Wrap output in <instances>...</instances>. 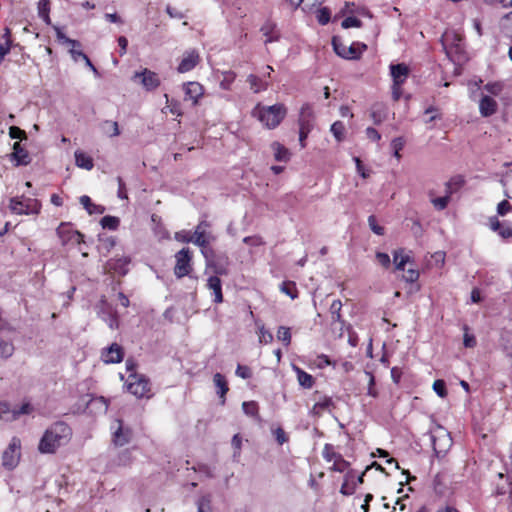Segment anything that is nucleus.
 Listing matches in <instances>:
<instances>
[{"label":"nucleus","instance_id":"45","mask_svg":"<svg viewBox=\"0 0 512 512\" xmlns=\"http://www.w3.org/2000/svg\"><path fill=\"white\" fill-rule=\"evenodd\" d=\"M55 31H56V37H57L58 41L61 42L62 44H66L68 46H73V47H80V43L77 40H73V39L66 37V35L61 31L60 28L56 27Z\"/></svg>","mask_w":512,"mask_h":512},{"label":"nucleus","instance_id":"44","mask_svg":"<svg viewBox=\"0 0 512 512\" xmlns=\"http://www.w3.org/2000/svg\"><path fill=\"white\" fill-rule=\"evenodd\" d=\"M405 140L403 137H397L394 138L391 143V149L393 150L394 156L397 158V160H400L401 154L400 151L404 148Z\"/></svg>","mask_w":512,"mask_h":512},{"label":"nucleus","instance_id":"61","mask_svg":"<svg viewBox=\"0 0 512 512\" xmlns=\"http://www.w3.org/2000/svg\"><path fill=\"white\" fill-rule=\"evenodd\" d=\"M418 277H419V272L414 268H409L406 271L405 275L403 276L405 281L410 282V283L415 282L418 279Z\"/></svg>","mask_w":512,"mask_h":512},{"label":"nucleus","instance_id":"60","mask_svg":"<svg viewBox=\"0 0 512 512\" xmlns=\"http://www.w3.org/2000/svg\"><path fill=\"white\" fill-rule=\"evenodd\" d=\"M235 373L238 377L243 379H248L252 375L250 368L243 365H238Z\"/></svg>","mask_w":512,"mask_h":512},{"label":"nucleus","instance_id":"14","mask_svg":"<svg viewBox=\"0 0 512 512\" xmlns=\"http://www.w3.org/2000/svg\"><path fill=\"white\" fill-rule=\"evenodd\" d=\"M113 430V442L115 445L123 446L127 444L131 439V430L128 427H125L121 420H115L114 424L111 426Z\"/></svg>","mask_w":512,"mask_h":512},{"label":"nucleus","instance_id":"37","mask_svg":"<svg viewBox=\"0 0 512 512\" xmlns=\"http://www.w3.org/2000/svg\"><path fill=\"white\" fill-rule=\"evenodd\" d=\"M430 201L436 210H444L450 201V195L447 194L443 197H434L432 192H429Z\"/></svg>","mask_w":512,"mask_h":512},{"label":"nucleus","instance_id":"38","mask_svg":"<svg viewBox=\"0 0 512 512\" xmlns=\"http://www.w3.org/2000/svg\"><path fill=\"white\" fill-rule=\"evenodd\" d=\"M280 290L281 292L289 296L291 299H296L298 297V290L294 282H283L280 286Z\"/></svg>","mask_w":512,"mask_h":512},{"label":"nucleus","instance_id":"20","mask_svg":"<svg viewBox=\"0 0 512 512\" xmlns=\"http://www.w3.org/2000/svg\"><path fill=\"white\" fill-rule=\"evenodd\" d=\"M207 287L213 291L214 302H216V303L223 302L222 284H221L220 278H218L217 276L209 277V279L207 281Z\"/></svg>","mask_w":512,"mask_h":512},{"label":"nucleus","instance_id":"4","mask_svg":"<svg viewBox=\"0 0 512 512\" xmlns=\"http://www.w3.org/2000/svg\"><path fill=\"white\" fill-rule=\"evenodd\" d=\"M442 45L451 60L457 62L462 60L463 44L460 34L453 30L445 31L442 35Z\"/></svg>","mask_w":512,"mask_h":512},{"label":"nucleus","instance_id":"26","mask_svg":"<svg viewBox=\"0 0 512 512\" xmlns=\"http://www.w3.org/2000/svg\"><path fill=\"white\" fill-rule=\"evenodd\" d=\"M342 302L340 300H334L329 308L332 322L341 324V328L345 325L341 315Z\"/></svg>","mask_w":512,"mask_h":512},{"label":"nucleus","instance_id":"12","mask_svg":"<svg viewBox=\"0 0 512 512\" xmlns=\"http://www.w3.org/2000/svg\"><path fill=\"white\" fill-rule=\"evenodd\" d=\"M133 79L138 81L148 91L155 90L160 85V78L157 73L146 68L136 72Z\"/></svg>","mask_w":512,"mask_h":512},{"label":"nucleus","instance_id":"23","mask_svg":"<svg viewBox=\"0 0 512 512\" xmlns=\"http://www.w3.org/2000/svg\"><path fill=\"white\" fill-rule=\"evenodd\" d=\"M213 382L215 387L217 388V394L222 399L221 403L224 404L225 395L229 390L227 381L222 374L216 373L213 377Z\"/></svg>","mask_w":512,"mask_h":512},{"label":"nucleus","instance_id":"43","mask_svg":"<svg viewBox=\"0 0 512 512\" xmlns=\"http://www.w3.org/2000/svg\"><path fill=\"white\" fill-rule=\"evenodd\" d=\"M277 339L281 341L285 346H289L291 343L290 328L286 326H280L277 330Z\"/></svg>","mask_w":512,"mask_h":512},{"label":"nucleus","instance_id":"35","mask_svg":"<svg viewBox=\"0 0 512 512\" xmlns=\"http://www.w3.org/2000/svg\"><path fill=\"white\" fill-rule=\"evenodd\" d=\"M127 263H128V261L126 258H120L118 260H110L107 262L105 268L109 271L113 270L117 273L124 274L125 273L124 267L126 266Z\"/></svg>","mask_w":512,"mask_h":512},{"label":"nucleus","instance_id":"58","mask_svg":"<svg viewBox=\"0 0 512 512\" xmlns=\"http://www.w3.org/2000/svg\"><path fill=\"white\" fill-rule=\"evenodd\" d=\"M368 223L370 229L377 235H383L384 234V228L377 224L376 219L374 216H370L368 218Z\"/></svg>","mask_w":512,"mask_h":512},{"label":"nucleus","instance_id":"42","mask_svg":"<svg viewBox=\"0 0 512 512\" xmlns=\"http://www.w3.org/2000/svg\"><path fill=\"white\" fill-rule=\"evenodd\" d=\"M34 408L30 402H23L19 407L12 408L13 413L15 414V420L18 419L22 415H29L33 412Z\"/></svg>","mask_w":512,"mask_h":512},{"label":"nucleus","instance_id":"21","mask_svg":"<svg viewBox=\"0 0 512 512\" xmlns=\"http://www.w3.org/2000/svg\"><path fill=\"white\" fill-rule=\"evenodd\" d=\"M12 159L16 165H27L30 161L27 151L18 142L13 145Z\"/></svg>","mask_w":512,"mask_h":512},{"label":"nucleus","instance_id":"49","mask_svg":"<svg viewBox=\"0 0 512 512\" xmlns=\"http://www.w3.org/2000/svg\"><path fill=\"white\" fill-rule=\"evenodd\" d=\"M101 225L103 228H108V229L113 230L118 227L119 220H118V218L113 217V216H104L101 219Z\"/></svg>","mask_w":512,"mask_h":512},{"label":"nucleus","instance_id":"6","mask_svg":"<svg viewBox=\"0 0 512 512\" xmlns=\"http://www.w3.org/2000/svg\"><path fill=\"white\" fill-rule=\"evenodd\" d=\"M21 458V440L13 437L2 455V464L7 469H14Z\"/></svg>","mask_w":512,"mask_h":512},{"label":"nucleus","instance_id":"8","mask_svg":"<svg viewBox=\"0 0 512 512\" xmlns=\"http://www.w3.org/2000/svg\"><path fill=\"white\" fill-rule=\"evenodd\" d=\"M208 228L209 224L206 221H202L196 226L194 233L192 234V243L202 248V254L206 259L209 258L206 247L215 239V237L207 231Z\"/></svg>","mask_w":512,"mask_h":512},{"label":"nucleus","instance_id":"64","mask_svg":"<svg viewBox=\"0 0 512 512\" xmlns=\"http://www.w3.org/2000/svg\"><path fill=\"white\" fill-rule=\"evenodd\" d=\"M498 234L503 239H509L512 237V225L503 224V226L498 231Z\"/></svg>","mask_w":512,"mask_h":512},{"label":"nucleus","instance_id":"50","mask_svg":"<svg viewBox=\"0 0 512 512\" xmlns=\"http://www.w3.org/2000/svg\"><path fill=\"white\" fill-rule=\"evenodd\" d=\"M434 392L441 398H445L447 396V390L445 382L441 379L435 380L433 383Z\"/></svg>","mask_w":512,"mask_h":512},{"label":"nucleus","instance_id":"2","mask_svg":"<svg viewBox=\"0 0 512 512\" xmlns=\"http://www.w3.org/2000/svg\"><path fill=\"white\" fill-rule=\"evenodd\" d=\"M286 113L287 110L283 104L272 106L257 104L252 111V115L268 129L276 128L285 118Z\"/></svg>","mask_w":512,"mask_h":512},{"label":"nucleus","instance_id":"22","mask_svg":"<svg viewBox=\"0 0 512 512\" xmlns=\"http://www.w3.org/2000/svg\"><path fill=\"white\" fill-rule=\"evenodd\" d=\"M292 369L296 373L297 380L303 388H312V386L314 385V379L310 374H308L307 372L303 371L301 368L295 365L292 366Z\"/></svg>","mask_w":512,"mask_h":512},{"label":"nucleus","instance_id":"29","mask_svg":"<svg viewBox=\"0 0 512 512\" xmlns=\"http://www.w3.org/2000/svg\"><path fill=\"white\" fill-rule=\"evenodd\" d=\"M330 132L337 142H342L346 136L345 125L341 121L334 122L330 127Z\"/></svg>","mask_w":512,"mask_h":512},{"label":"nucleus","instance_id":"39","mask_svg":"<svg viewBox=\"0 0 512 512\" xmlns=\"http://www.w3.org/2000/svg\"><path fill=\"white\" fill-rule=\"evenodd\" d=\"M504 85L502 82H488L484 85V90L488 93L487 95L498 96L503 91Z\"/></svg>","mask_w":512,"mask_h":512},{"label":"nucleus","instance_id":"18","mask_svg":"<svg viewBox=\"0 0 512 512\" xmlns=\"http://www.w3.org/2000/svg\"><path fill=\"white\" fill-rule=\"evenodd\" d=\"M314 111L310 104H304L301 107L299 115V128L308 126L309 129H313Z\"/></svg>","mask_w":512,"mask_h":512},{"label":"nucleus","instance_id":"5","mask_svg":"<svg viewBox=\"0 0 512 512\" xmlns=\"http://www.w3.org/2000/svg\"><path fill=\"white\" fill-rule=\"evenodd\" d=\"M126 388L136 398H150L152 396L150 383L142 375H129L126 381Z\"/></svg>","mask_w":512,"mask_h":512},{"label":"nucleus","instance_id":"59","mask_svg":"<svg viewBox=\"0 0 512 512\" xmlns=\"http://www.w3.org/2000/svg\"><path fill=\"white\" fill-rule=\"evenodd\" d=\"M312 129H309V127L306 125L303 128H299V143L301 148H304L306 146V139L311 132Z\"/></svg>","mask_w":512,"mask_h":512},{"label":"nucleus","instance_id":"3","mask_svg":"<svg viewBox=\"0 0 512 512\" xmlns=\"http://www.w3.org/2000/svg\"><path fill=\"white\" fill-rule=\"evenodd\" d=\"M8 208L15 215H38L41 211L42 204L36 198L25 196L12 197L9 200Z\"/></svg>","mask_w":512,"mask_h":512},{"label":"nucleus","instance_id":"52","mask_svg":"<svg viewBox=\"0 0 512 512\" xmlns=\"http://www.w3.org/2000/svg\"><path fill=\"white\" fill-rule=\"evenodd\" d=\"M341 25H342V27H343L344 29L353 28V27H355V28H359V27H361L362 23H361V21H360L359 19H357L356 17H352V16H350V17L345 18V19L342 21V24H341Z\"/></svg>","mask_w":512,"mask_h":512},{"label":"nucleus","instance_id":"16","mask_svg":"<svg viewBox=\"0 0 512 512\" xmlns=\"http://www.w3.org/2000/svg\"><path fill=\"white\" fill-rule=\"evenodd\" d=\"M124 357L123 349L117 343L111 344L105 348L101 353V358L106 364H114L122 361Z\"/></svg>","mask_w":512,"mask_h":512},{"label":"nucleus","instance_id":"13","mask_svg":"<svg viewBox=\"0 0 512 512\" xmlns=\"http://www.w3.org/2000/svg\"><path fill=\"white\" fill-rule=\"evenodd\" d=\"M200 61V55L195 49L185 51L180 59L177 71L186 73L194 69Z\"/></svg>","mask_w":512,"mask_h":512},{"label":"nucleus","instance_id":"62","mask_svg":"<svg viewBox=\"0 0 512 512\" xmlns=\"http://www.w3.org/2000/svg\"><path fill=\"white\" fill-rule=\"evenodd\" d=\"M488 226L492 231L498 232L500 228L503 226V223L499 221L497 216H491L488 219Z\"/></svg>","mask_w":512,"mask_h":512},{"label":"nucleus","instance_id":"10","mask_svg":"<svg viewBox=\"0 0 512 512\" xmlns=\"http://www.w3.org/2000/svg\"><path fill=\"white\" fill-rule=\"evenodd\" d=\"M176 264L174 267V274L178 278L188 275L191 271V252L188 248H183L175 255Z\"/></svg>","mask_w":512,"mask_h":512},{"label":"nucleus","instance_id":"47","mask_svg":"<svg viewBox=\"0 0 512 512\" xmlns=\"http://www.w3.org/2000/svg\"><path fill=\"white\" fill-rule=\"evenodd\" d=\"M242 409L244 413L251 417H257L258 416V405L255 401H247L243 402Z\"/></svg>","mask_w":512,"mask_h":512},{"label":"nucleus","instance_id":"28","mask_svg":"<svg viewBox=\"0 0 512 512\" xmlns=\"http://www.w3.org/2000/svg\"><path fill=\"white\" fill-rule=\"evenodd\" d=\"M101 131L108 137H117L120 135L119 125L116 121L106 120L101 123Z\"/></svg>","mask_w":512,"mask_h":512},{"label":"nucleus","instance_id":"32","mask_svg":"<svg viewBox=\"0 0 512 512\" xmlns=\"http://www.w3.org/2000/svg\"><path fill=\"white\" fill-rule=\"evenodd\" d=\"M257 334L260 344H269L273 341V335L268 331L262 323L257 322Z\"/></svg>","mask_w":512,"mask_h":512},{"label":"nucleus","instance_id":"30","mask_svg":"<svg viewBox=\"0 0 512 512\" xmlns=\"http://www.w3.org/2000/svg\"><path fill=\"white\" fill-rule=\"evenodd\" d=\"M261 31H262L263 35L265 36V43L277 41L279 38V33L273 24H270V23L265 24L261 28Z\"/></svg>","mask_w":512,"mask_h":512},{"label":"nucleus","instance_id":"1","mask_svg":"<svg viewBox=\"0 0 512 512\" xmlns=\"http://www.w3.org/2000/svg\"><path fill=\"white\" fill-rule=\"evenodd\" d=\"M71 437V428L63 422H56L45 430L39 441L38 450L42 454H53L61 446L66 445Z\"/></svg>","mask_w":512,"mask_h":512},{"label":"nucleus","instance_id":"7","mask_svg":"<svg viewBox=\"0 0 512 512\" xmlns=\"http://www.w3.org/2000/svg\"><path fill=\"white\" fill-rule=\"evenodd\" d=\"M332 44L336 54L345 59H357L367 48L365 44L360 43H353L347 46L336 37L333 38Z\"/></svg>","mask_w":512,"mask_h":512},{"label":"nucleus","instance_id":"48","mask_svg":"<svg viewBox=\"0 0 512 512\" xmlns=\"http://www.w3.org/2000/svg\"><path fill=\"white\" fill-rule=\"evenodd\" d=\"M330 11L328 8L326 7H323V8H319L317 11H316V18H317V21L321 24V25H325L327 24L329 21H330Z\"/></svg>","mask_w":512,"mask_h":512},{"label":"nucleus","instance_id":"34","mask_svg":"<svg viewBox=\"0 0 512 512\" xmlns=\"http://www.w3.org/2000/svg\"><path fill=\"white\" fill-rule=\"evenodd\" d=\"M236 74L233 71H223L220 77V87L223 90H230L235 81Z\"/></svg>","mask_w":512,"mask_h":512},{"label":"nucleus","instance_id":"15","mask_svg":"<svg viewBox=\"0 0 512 512\" xmlns=\"http://www.w3.org/2000/svg\"><path fill=\"white\" fill-rule=\"evenodd\" d=\"M183 91L185 93V100L191 101L193 105H197L204 95L203 86L195 81L184 83Z\"/></svg>","mask_w":512,"mask_h":512},{"label":"nucleus","instance_id":"24","mask_svg":"<svg viewBox=\"0 0 512 512\" xmlns=\"http://www.w3.org/2000/svg\"><path fill=\"white\" fill-rule=\"evenodd\" d=\"M75 163L79 168L91 170L94 166L93 159L83 151L77 150L75 152Z\"/></svg>","mask_w":512,"mask_h":512},{"label":"nucleus","instance_id":"56","mask_svg":"<svg viewBox=\"0 0 512 512\" xmlns=\"http://www.w3.org/2000/svg\"><path fill=\"white\" fill-rule=\"evenodd\" d=\"M9 136L12 138V139H25L26 138V133L24 130L20 129L19 127H16V126H11L9 128Z\"/></svg>","mask_w":512,"mask_h":512},{"label":"nucleus","instance_id":"40","mask_svg":"<svg viewBox=\"0 0 512 512\" xmlns=\"http://www.w3.org/2000/svg\"><path fill=\"white\" fill-rule=\"evenodd\" d=\"M15 414L7 403L0 402V421H14Z\"/></svg>","mask_w":512,"mask_h":512},{"label":"nucleus","instance_id":"31","mask_svg":"<svg viewBox=\"0 0 512 512\" xmlns=\"http://www.w3.org/2000/svg\"><path fill=\"white\" fill-rule=\"evenodd\" d=\"M90 408L92 410H95L99 413H106L107 410H108V400L103 397V396H100V397H95L93 398L91 401H90Z\"/></svg>","mask_w":512,"mask_h":512},{"label":"nucleus","instance_id":"17","mask_svg":"<svg viewBox=\"0 0 512 512\" xmlns=\"http://www.w3.org/2000/svg\"><path fill=\"white\" fill-rule=\"evenodd\" d=\"M478 108L482 117H490L497 112L498 103L490 95H482L478 103Z\"/></svg>","mask_w":512,"mask_h":512},{"label":"nucleus","instance_id":"53","mask_svg":"<svg viewBox=\"0 0 512 512\" xmlns=\"http://www.w3.org/2000/svg\"><path fill=\"white\" fill-rule=\"evenodd\" d=\"M10 49H11V41H10V37H9V31H7L5 42L0 44V62L10 52Z\"/></svg>","mask_w":512,"mask_h":512},{"label":"nucleus","instance_id":"33","mask_svg":"<svg viewBox=\"0 0 512 512\" xmlns=\"http://www.w3.org/2000/svg\"><path fill=\"white\" fill-rule=\"evenodd\" d=\"M14 353V346L11 341L0 337V359H7Z\"/></svg>","mask_w":512,"mask_h":512},{"label":"nucleus","instance_id":"25","mask_svg":"<svg viewBox=\"0 0 512 512\" xmlns=\"http://www.w3.org/2000/svg\"><path fill=\"white\" fill-rule=\"evenodd\" d=\"M411 257L404 250H396L393 254V262L397 270H404L407 263H410Z\"/></svg>","mask_w":512,"mask_h":512},{"label":"nucleus","instance_id":"51","mask_svg":"<svg viewBox=\"0 0 512 512\" xmlns=\"http://www.w3.org/2000/svg\"><path fill=\"white\" fill-rule=\"evenodd\" d=\"M348 462L345 461L340 455L333 460L332 469L338 472H344L348 468Z\"/></svg>","mask_w":512,"mask_h":512},{"label":"nucleus","instance_id":"41","mask_svg":"<svg viewBox=\"0 0 512 512\" xmlns=\"http://www.w3.org/2000/svg\"><path fill=\"white\" fill-rule=\"evenodd\" d=\"M79 201L80 204L87 210L89 214L102 212V210L99 209V206L93 204L90 197L87 195L81 196Z\"/></svg>","mask_w":512,"mask_h":512},{"label":"nucleus","instance_id":"9","mask_svg":"<svg viewBox=\"0 0 512 512\" xmlns=\"http://www.w3.org/2000/svg\"><path fill=\"white\" fill-rule=\"evenodd\" d=\"M390 71L393 79L392 97L398 100L402 95L401 85L406 81L409 69L405 64H396L390 66Z\"/></svg>","mask_w":512,"mask_h":512},{"label":"nucleus","instance_id":"63","mask_svg":"<svg viewBox=\"0 0 512 512\" xmlns=\"http://www.w3.org/2000/svg\"><path fill=\"white\" fill-rule=\"evenodd\" d=\"M338 455L333 451V448L331 445H325L324 449H323V457L327 460V461H333Z\"/></svg>","mask_w":512,"mask_h":512},{"label":"nucleus","instance_id":"57","mask_svg":"<svg viewBox=\"0 0 512 512\" xmlns=\"http://www.w3.org/2000/svg\"><path fill=\"white\" fill-rule=\"evenodd\" d=\"M366 375L369 378L367 394L371 397H377L378 392L375 389V378L370 372H366Z\"/></svg>","mask_w":512,"mask_h":512},{"label":"nucleus","instance_id":"46","mask_svg":"<svg viewBox=\"0 0 512 512\" xmlns=\"http://www.w3.org/2000/svg\"><path fill=\"white\" fill-rule=\"evenodd\" d=\"M198 512H212L211 499L209 496H202L197 501Z\"/></svg>","mask_w":512,"mask_h":512},{"label":"nucleus","instance_id":"11","mask_svg":"<svg viewBox=\"0 0 512 512\" xmlns=\"http://www.w3.org/2000/svg\"><path fill=\"white\" fill-rule=\"evenodd\" d=\"M56 232L63 245L68 243L80 244L83 241V235L73 230L69 223L62 222Z\"/></svg>","mask_w":512,"mask_h":512},{"label":"nucleus","instance_id":"55","mask_svg":"<svg viewBox=\"0 0 512 512\" xmlns=\"http://www.w3.org/2000/svg\"><path fill=\"white\" fill-rule=\"evenodd\" d=\"M512 211V206L507 200H503L497 205V214L505 216L508 212Z\"/></svg>","mask_w":512,"mask_h":512},{"label":"nucleus","instance_id":"27","mask_svg":"<svg viewBox=\"0 0 512 512\" xmlns=\"http://www.w3.org/2000/svg\"><path fill=\"white\" fill-rule=\"evenodd\" d=\"M247 82L250 86V89L254 93H259L261 91H265L268 88V83L261 80L258 76L254 75V74L248 75Z\"/></svg>","mask_w":512,"mask_h":512},{"label":"nucleus","instance_id":"36","mask_svg":"<svg viewBox=\"0 0 512 512\" xmlns=\"http://www.w3.org/2000/svg\"><path fill=\"white\" fill-rule=\"evenodd\" d=\"M50 0H40L38 3V14L46 24H50Z\"/></svg>","mask_w":512,"mask_h":512},{"label":"nucleus","instance_id":"19","mask_svg":"<svg viewBox=\"0 0 512 512\" xmlns=\"http://www.w3.org/2000/svg\"><path fill=\"white\" fill-rule=\"evenodd\" d=\"M270 149L273 153V157L276 161L279 162H288L291 157L290 151L281 143L273 142L270 145Z\"/></svg>","mask_w":512,"mask_h":512},{"label":"nucleus","instance_id":"54","mask_svg":"<svg viewBox=\"0 0 512 512\" xmlns=\"http://www.w3.org/2000/svg\"><path fill=\"white\" fill-rule=\"evenodd\" d=\"M174 238H175V240L182 242V243L192 242V234L186 230L176 232L174 235Z\"/></svg>","mask_w":512,"mask_h":512}]
</instances>
